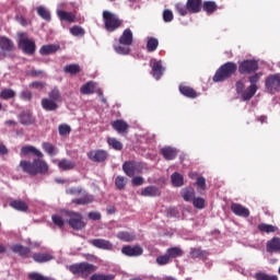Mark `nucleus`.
<instances>
[{"label": "nucleus", "instance_id": "obj_51", "mask_svg": "<svg viewBox=\"0 0 280 280\" xmlns=\"http://www.w3.org/2000/svg\"><path fill=\"white\" fill-rule=\"evenodd\" d=\"M170 261V255L166 253V255L159 256L156 258V264L159 266H166V264Z\"/></svg>", "mask_w": 280, "mask_h": 280}, {"label": "nucleus", "instance_id": "obj_64", "mask_svg": "<svg viewBox=\"0 0 280 280\" xmlns=\"http://www.w3.org/2000/svg\"><path fill=\"white\" fill-rule=\"evenodd\" d=\"M30 86L31 89H44L45 84L43 82H33Z\"/></svg>", "mask_w": 280, "mask_h": 280}, {"label": "nucleus", "instance_id": "obj_17", "mask_svg": "<svg viewBox=\"0 0 280 280\" xmlns=\"http://www.w3.org/2000/svg\"><path fill=\"white\" fill-rule=\"evenodd\" d=\"M21 156H28V154H33L34 156H37V159H43V152L40 150L36 149L33 145H25L21 149Z\"/></svg>", "mask_w": 280, "mask_h": 280}, {"label": "nucleus", "instance_id": "obj_58", "mask_svg": "<svg viewBox=\"0 0 280 280\" xmlns=\"http://www.w3.org/2000/svg\"><path fill=\"white\" fill-rule=\"evenodd\" d=\"M259 78H261V73H256L249 77L250 86H257V82H259Z\"/></svg>", "mask_w": 280, "mask_h": 280}, {"label": "nucleus", "instance_id": "obj_28", "mask_svg": "<svg viewBox=\"0 0 280 280\" xmlns=\"http://www.w3.org/2000/svg\"><path fill=\"white\" fill-rule=\"evenodd\" d=\"M42 107L44 110H56V108H58V104L51 98H43Z\"/></svg>", "mask_w": 280, "mask_h": 280}, {"label": "nucleus", "instance_id": "obj_49", "mask_svg": "<svg viewBox=\"0 0 280 280\" xmlns=\"http://www.w3.org/2000/svg\"><path fill=\"white\" fill-rule=\"evenodd\" d=\"M58 130L60 137H67L71 132V127L69 125H60Z\"/></svg>", "mask_w": 280, "mask_h": 280}, {"label": "nucleus", "instance_id": "obj_21", "mask_svg": "<svg viewBox=\"0 0 280 280\" xmlns=\"http://www.w3.org/2000/svg\"><path fill=\"white\" fill-rule=\"evenodd\" d=\"M32 258L37 264H45L47 261H51V259H54V255H51L49 253H45V254H43V253H35V254H33Z\"/></svg>", "mask_w": 280, "mask_h": 280}, {"label": "nucleus", "instance_id": "obj_32", "mask_svg": "<svg viewBox=\"0 0 280 280\" xmlns=\"http://www.w3.org/2000/svg\"><path fill=\"white\" fill-rule=\"evenodd\" d=\"M10 207L16 211H26L28 209L27 203L22 200H12L10 201Z\"/></svg>", "mask_w": 280, "mask_h": 280}, {"label": "nucleus", "instance_id": "obj_31", "mask_svg": "<svg viewBox=\"0 0 280 280\" xmlns=\"http://www.w3.org/2000/svg\"><path fill=\"white\" fill-rule=\"evenodd\" d=\"M180 194L186 202H191V200H194V197L196 196L194 188H184Z\"/></svg>", "mask_w": 280, "mask_h": 280}, {"label": "nucleus", "instance_id": "obj_54", "mask_svg": "<svg viewBox=\"0 0 280 280\" xmlns=\"http://www.w3.org/2000/svg\"><path fill=\"white\" fill-rule=\"evenodd\" d=\"M57 14L61 21H68V23H71V13L58 10Z\"/></svg>", "mask_w": 280, "mask_h": 280}, {"label": "nucleus", "instance_id": "obj_13", "mask_svg": "<svg viewBox=\"0 0 280 280\" xmlns=\"http://www.w3.org/2000/svg\"><path fill=\"white\" fill-rule=\"evenodd\" d=\"M71 226L75 231H80L81 229H84V226H86V223H84V220L82 219V215L80 213H71Z\"/></svg>", "mask_w": 280, "mask_h": 280}, {"label": "nucleus", "instance_id": "obj_56", "mask_svg": "<svg viewBox=\"0 0 280 280\" xmlns=\"http://www.w3.org/2000/svg\"><path fill=\"white\" fill-rule=\"evenodd\" d=\"M192 205L196 209H205V200L200 197L192 199Z\"/></svg>", "mask_w": 280, "mask_h": 280}, {"label": "nucleus", "instance_id": "obj_27", "mask_svg": "<svg viewBox=\"0 0 280 280\" xmlns=\"http://www.w3.org/2000/svg\"><path fill=\"white\" fill-rule=\"evenodd\" d=\"M257 93V85H249L245 91L241 93L243 100L246 102L252 100Z\"/></svg>", "mask_w": 280, "mask_h": 280}, {"label": "nucleus", "instance_id": "obj_43", "mask_svg": "<svg viewBox=\"0 0 280 280\" xmlns=\"http://www.w3.org/2000/svg\"><path fill=\"white\" fill-rule=\"evenodd\" d=\"M107 143L110 148H113L114 150H122L124 144H121L119 142V140L115 139V138H108L107 139Z\"/></svg>", "mask_w": 280, "mask_h": 280}, {"label": "nucleus", "instance_id": "obj_30", "mask_svg": "<svg viewBox=\"0 0 280 280\" xmlns=\"http://www.w3.org/2000/svg\"><path fill=\"white\" fill-rule=\"evenodd\" d=\"M179 92L182 93V95H185V97H198L196 91L189 86L180 85Z\"/></svg>", "mask_w": 280, "mask_h": 280}, {"label": "nucleus", "instance_id": "obj_41", "mask_svg": "<svg viewBox=\"0 0 280 280\" xmlns=\"http://www.w3.org/2000/svg\"><path fill=\"white\" fill-rule=\"evenodd\" d=\"M158 47H159V39L154 37H150L147 43L148 51H156Z\"/></svg>", "mask_w": 280, "mask_h": 280}, {"label": "nucleus", "instance_id": "obj_23", "mask_svg": "<svg viewBox=\"0 0 280 280\" xmlns=\"http://www.w3.org/2000/svg\"><path fill=\"white\" fill-rule=\"evenodd\" d=\"M59 49H60V46L56 44L44 45L39 49V54L42 56H49V54H56V51H58Z\"/></svg>", "mask_w": 280, "mask_h": 280}, {"label": "nucleus", "instance_id": "obj_25", "mask_svg": "<svg viewBox=\"0 0 280 280\" xmlns=\"http://www.w3.org/2000/svg\"><path fill=\"white\" fill-rule=\"evenodd\" d=\"M280 250V238L273 237L267 242V253H279Z\"/></svg>", "mask_w": 280, "mask_h": 280}, {"label": "nucleus", "instance_id": "obj_60", "mask_svg": "<svg viewBox=\"0 0 280 280\" xmlns=\"http://www.w3.org/2000/svg\"><path fill=\"white\" fill-rule=\"evenodd\" d=\"M197 187L199 189H201L202 191H205V187H206V184H207V180L205 179V177H198L197 178Z\"/></svg>", "mask_w": 280, "mask_h": 280}, {"label": "nucleus", "instance_id": "obj_16", "mask_svg": "<svg viewBox=\"0 0 280 280\" xmlns=\"http://www.w3.org/2000/svg\"><path fill=\"white\" fill-rule=\"evenodd\" d=\"M231 209L235 215H240L241 218H248L250 215V211L240 203H232Z\"/></svg>", "mask_w": 280, "mask_h": 280}, {"label": "nucleus", "instance_id": "obj_53", "mask_svg": "<svg viewBox=\"0 0 280 280\" xmlns=\"http://www.w3.org/2000/svg\"><path fill=\"white\" fill-rule=\"evenodd\" d=\"M115 185L117 189H124L126 187V178L122 176H117L115 179Z\"/></svg>", "mask_w": 280, "mask_h": 280}, {"label": "nucleus", "instance_id": "obj_9", "mask_svg": "<svg viewBox=\"0 0 280 280\" xmlns=\"http://www.w3.org/2000/svg\"><path fill=\"white\" fill-rule=\"evenodd\" d=\"M259 69V65L256 60H244L238 66L240 73H254Z\"/></svg>", "mask_w": 280, "mask_h": 280}, {"label": "nucleus", "instance_id": "obj_50", "mask_svg": "<svg viewBox=\"0 0 280 280\" xmlns=\"http://www.w3.org/2000/svg\"><path fill=\"white\" fill-rule=\"evenodd\" d=\"M71 34H72V36L82 37V36H84L85 32H84V28H82L81 26H73L71 28Z\"/></svg>", "mask_w": 280, "mask_h": 280}, {"label": "nucleus", "instance_id": "obj_2", "mask_svg": "<svg viewBox=\"0 0 280 280\" xmlns=\"http://www.w3.org/2000/svg\"><path fill=\"white\" fill-rule=\"evenodd\" d=\"M235 71H237V65L233 62L224 63L215 72L213 77V82H224V80H226V78H231V75H233Z\"/></svg>", "mask_w": 280, "mask_h": 280}, {"label": "nucleus", "instance_id": "obj_20", "mask_svg": "<svg viewBox=\"0 0 280 280\" xmlns=\"http://www.w3.org/2000/svg\"><path fill=\"white\" fill-rule=\"evenodd\" d=\"M79 194H81L82 197L74 199L72 201V202H74V205H91V202H93V200H94L93 195H89L82 190H80Z\"/></svg>", "mask_w": 280, "mask_h": 280}, {"label": "nucleus", "instance_id": "obj_29", "mask_svg": "<svg viewBox=\"0 0 280 280\" xmlns=\"http://www.w3.org/2000/svg\"><path fill=\"white\" fill-rule=\"evenodd\" d=\"M42 148L46 154H49V156H56V154H58V148L49 142H44Z\"/></svg>", "mask_w": 280, "mask_h": 280}, {"label": "nucleus", "instance_id": "obj_24", "mask_svg": "<svg viewBox=\"0 0 280 280\" xmlns=\"http://www.w3.org/2000/svg\"><path fill=\"white\" fill-rule=\"evenodd\" d=\"M0 49H2V51H12L14 49V43L12 42V39H10L5 36H1L0 37Z\"/></svg>", "mask_w": 280, "mask_h": 280}, {"label": "nucleus", "instance_id": "obj_44", "mask_svg": "<svg viewBox=\"0 0 280 280\" xmlns=\"http://www.w3.org/2000/svg\"><path fill=\"white\" fill-rule=\"evenodd\" d=\"M20 121L24 126H27V125L32 124V121H34V119L32 118V114L31 113H22L20 115Z\"/></svg>", "mask_w": 280, "mask_h": 280}, {"label": "nucleus", "instance_id": "obj_59", "mask_svg": "<svg viewBox=\"0 0 280 280\" xmlns=\"http://www.w3.org/2000/svg\"><path fill=\"white\" fill-rule=\"evenodd\" d=\"M21 100H24L25 102H30V100H32V92L25 90L22 91L20 94Z\"/></svg>", "mask_w": 280, "mask_h": 280}, {"label": "nucleus", "instance_id": "obj_37", "mask_svg": "<svg viewBox=\"0 0 280 280\" xmlns=\"http://www.w3.org/2000/svg\"><path fill=\"white\" fill-rule=\"evenodd\" d=\"M37 14L44 19V21H51V13L45 7L37 8Z\"/></svg>", "mask_w": 280, "mask_h": 280}, {"label": "nucleus", "instance_id": "obj_57", "mask_svg": "<svg viewBox=\"0 0 280 280\" xmlns=\"http://www.w3.org/2000/svg\"><path fill=\"white\" fill-rule=\"evenodd\" d=\"M49 97L50 100H52L54 102H60V92L58 90H52L49 93Z\"/></svg>", "mask_w": 280, "mask_h": 280}, {"label": "nucleus", "instance_id": "obj_40", "mask_svg": "<svg viewBox=\"0 0 280 280\" xmlns=\"http://www.w3.org/2000/svg\"><path fill=\"white\" fill-rule=\"evenodd\" d=\"M166 254L172 258L183 257V249L179 247H171L166 250Z\"/></svg>", "mask_w": 280, "mask_h": 280}, {"label": "nucleus", "instance_id": "obj_6", "mask_svg": "<svg viewBox=\"0 0 280 280\" xmlns=\"http://www.w3.org/2000/svg\"><path fill=\"white\" fill-rule=\"evenodd\" d=\"M51 220L56 226L62 229L65 224H71V212L62 210L57 214H52Z\"/></svg>", "mask_w": 280, "mask_h": 280}, {"label": "nucleus", "instance_id": "obj_52", "mask_svg": "<svg viewBox=\"0 0 280 280\" xmlns=\"http://www.w3.org/2000/svg\"><path fill=\"white\" fill-rule=\"evenodd\" d=\"M175 8L180 16H186L187 12H189V10L187 9V4L185 7V4L177 3Z\"/></svg>", "mask_w": 280, "mask_h": 280}, {"label": "nucleus", "instance_id": "obj_35", "mask_svg": "<svg viewBox=\"0 0 280 280\" xmlns=\"http://www.w3.org/2000/svg\"><path fill=\"white\" fill-rule=\"evenodd\" d=\"M11 249L13 253H18L21 257H27V255H30V248L23 247V245H13Z\"/></svg>", "mask_w": 280, "mask_h": 280}, {"label": "nucleus", "instance_id": "obj_10", "mask_svg": "<svg viewBox=\"0 0 280 280\" xmlns=\"http://www.w3.org/2000/svg\"><path fill=\"white\" fill-rule=\"evenodd\" d=\"M151 67H152V75L155 80H161L163 77V72L165 71V68L163 67V61L152 59L151 60Z\"/></svg>", "mask_w": 280, "mask_h": 280}, {"label": "nucleus", "instance_id": "obj_34", "mask_svg": "<svg viewBox=\"0 0 280 280\" xmlns=\"http://www.w3.org/2000/svg\"><path fill=\"white\" fill-rule=\"evenodd\" d=\"M114 130H117L119 133L126 132L128 130V124L124 120H116L112 124Z\"/></svg>", "mask_w": 280, "mask_h": 280}, {"label": "nucleus", "instance_id": "obj_12", "mask_svg": "<svg viewBox=\"0 0 280 280\" xmlns=\"http://www.w3.org/2000/svg\"><path fill=\"white\" fill-rule=\"evenodd\" d=\"M121 253L122 255H126L127 257H139L141 255H143V247L136 245V246H124L121 248Z\"/></svg>", "mask_w": 280, "mask_h": 280}, {"label": "nucleus", "instance_id": "obj_39", "mask_svg": "<svg viewBox=\"0 0 280 280\" xmlns=\"http://www.w3.org/2000/svg\"><path fill=\"white\" fill-rule=\"evenodd\" d=\"M118 240H121L122 242H133L135 234L130 232H119L117 234Z\"/></svg>", "mask_w": 280, "mask_h": 280}, {"label": "nucleus", "instance_id": "obj_33", "mask_svg": "<svg viewBox=\"0 0 280 280\" xmlns=\"http://www.w3.org/2000/svg\"><path fill=\"white\" fill-rule=\"evenodd\" d=\"M258 231H260V233H277V231H279V229L275 225L260 223L258 225Z\"/></svg>", "mask_w": 280, "mask_h": 280}, {"label": "nucleus", "instance_id": "obj_3", "mask_svg": "<svg viewBox=\"0 0 280 280\" xmlns=\"http://www.w3.org/2000/svg\"><path fill=\"white\" fill-rule=\"evenodd\" d=\"M103 21L107 32H115L121 25V20L110 11L103 12Z\"/></svg>", "mask_w": 280, "mask_h": 280}, {"label": "nucleus", "instance_id": "obj_47", "mask_svg": "<svg viewBox=\"0 0 280 280\" xmlns=\"http://www.w3.org/2000/svg\"><path fill=\"white\" fill-rule=\"evenodd\" d=\"M91 280H115V275L95 273L91 277Z\"/></svg>", "mask_w": 280, "mask_h": 280}, {"label": "nucleus", "instance_id": "obj_8", "mask_svg": "<svg viewBox=\"0 0 280 280\" xmlns=\"http://www.w3.org/2000/svg\"><path fill=\"white\" fill-rule=\"evenodd\" d=\"M266 89L268 93L280 91V73L271 74L266 79Z\"/></svg>", "mask_w": 280, "mask_h": 280}, {"label": "nucleus", "instance_id": "obj_1", "mask_svg": "<svg viewBox=\"0 0 280 280\" xmlns=\"http://www.w3.org/2000/svg\"><path fill=\"white\" fill-rule=\"evenodd\" d=\"M20 167L31 176H36V174H47V172H49V165L42 158L34 159L33 162L21 161Z\"/></svg>", "mask_w": 280, "mask_h": 280}, {"label": "nucleus", "instance_id": "obj_61", "mask_svg": "<svg viewBox=\"0 0 280 280\" xmlns=\"http://www.w3.org/2000/svg\"><path fill=\"white\" fill-rule=\"evenodd\" d=\"M243 92H244V81H237L236 93H238V95H242Z\"/></svg>", "mask_w": 280, "mask_h": 280}, {"label": "nucleus", "instance_id": "obj_11", "mask_svg": "<svg viewBox=\"0 0 280 280\" xmlns=\"http://www.w3.org/2000/svg\"><path fill=\"white\" fill-rule=\"evenodd\" d=\"M90 244L95 248H100L101 250H114L115 246L110 241H106L104 238H94L90 241Z\"/></svg>", "mask_w": 280, "mask_h": 280}, {"label": "nucleus", "instance_id": "obj_19", "mask_svg": "<svg viewBox=\"0 0 280 280\" xmlns=\"http://www.w3.org/2000/svg\"><path fill=\"white\" fill-rule=\"evenodd\" d=\"M202 9V0H188L187 10L190 14H197Z\"/></svg>", "mask_w": 280, "mask_h": 280}, {"label": "nucleus", "instance_id": "obj_42", "mask_svg": "<svg viewBox=\"0 0 280 280\" xmlns=\"http://www.w3.org/2000/svg\"><path fill=\"white\" fill-rule=\"evenodd\" d=\"M217 8H218V5L213 1H206L203 3V10L208 14H211V13L215 12Z\"/></svg>", "mask_w": 280, "mask_h": 280}, {"label": "nucleus", "instance_id": "obj_22", "mask_svg": "<svg viewBox=\"0 0 280 280\" xmlns=\"http://www.w3.org/2000/svg\"><path fill=\"white\" fill-rule=\"evenodd\" d=\"M120 45H125L127 47H130L132 45V31L130 28H127L124 31L122 35L119 38Z\"/></svg>", "mask_w": 280, "mask_h": 280}, {"label": "nucleus", "instance_id": "obj_48", "mask_svg": "<svg viewBox=\"0 0 280 280\" xmlns=\"http://www.w3.org/2000/svg\"><path fill=\"white\" fill-rule=\"evenodd\" d=\"M114 49L116 54H120L121 56L130 54V47L128 46H115Z\"/></svg>", "mask_w": 280, "mask_h": 280}, {"label": "nucleus", "instance_id": "obj_14", "mask_svg": "<svg viewBox=\"0 0 280 280\" xmlns=\"http://www.w3.org/2000/svg\"><path fill=\"white\" fill-rule=\"evenodd\" d=\"M88 156L91 161H94L95 163H102V161H106L108 153L104 150H97V151H90L88 153Z\"/></svg>", "mask_w": 280, "mask_h": 280}, {"label": "nucleus", "instance_id": "obj_36", "mask_svg": "<svg viewBox=\"0 0 280 280\" xmlns=\"http://www.w3.org/2000/svg\"><path fill=\"white\" fill-rule=\"evenodd\" d=\"M52 163L58 165L59 170H62L63 172L67 170H71V162H69V160H52Z\"/></svg>", "mask_w": 280, "mask_h": 280}, {"label": "nucleus", "instance_id": "obj_4", "mask_svg": "<svg viewBox=\"0 0 280 280\" xmlns=\"http://www.w3.org/2000/svg\"><path fill=\"white\" fill-rule=\"evenodd\" d=\"M19 47L28 56H32L36 51V44L34 40L27 38V33H19Z\"/></svg>", "mask_w": 280, "mask_h": 280}, {"label": "nucleus", "instance_id": "obj_62", "mask_svg": "<svg viewBox=\"0 0 280 280\" xmlns=\"http://www.w3.org/2000/svg\"><path fill=\"white\" fill-rule=\"evenodd\" d=\"M132 184L136 185V186L142 185L143 184V177H141V176L133 177L132 178Z\"/></svg>", "mask_w": 280, "mask_h": 280}, {"label": "nucleus", "instance_id": "obj_38", "mask_svg": "<svg viewBox=\"0 0 280 280\" xmlns=\"http://www.w3.org/2000/svg\"><path fill=\"white\" fill-rule=\"evenodd\" d=\"M172 184L174 187H183L184 178L183 175L174 173L171 177Z\"/></svg>", "mask_w": 280, "mask_h": 280}, {"label": "nucleus", "instance_id": "obj_18", "mask_svg": "<svg viewBox=\"0 0 280 280\" xmlns=\"http://www.w3.org/2000/svg\"><path fill=\"white\" fill-rule=\"evenodd\" d=\"M141 196L156 198V196H161V189L156 186H148L141 190Z\"/></svg>", "mask_w": 280, "mask_h": 280}, {"label": "nucleus", "instance_id": "obj_15", "mask_svg": "<svg viewBox=\"0 0 280 280\" xmlns=\"http://www.w3.org/2000/svg\"><path fill=\"white\" fill-rule=\"evenodd\" d=\"M97 91L98 95L102 96V91H100V89H97V83L91 81L85 83L82 88H81V93L83 95H91L92 93H95Z\"/></svg>", "mask_w": 280, "mask_h": 280}, {"label": "nucleus", "instance_id": "obj_63", "mask_svg": "<svg viewBox=\"0 0 280 280\" xmlns=\"http://www.w3.org/2000/svg\"><path fill=\"white\" fill-rule=\"evenodd\" d=\"M89 218L90 220H100L102 218V214H100V212H90Z\"/></svg>", "mask_w": 280, "mask_h": 280}, {"label": "nucleus", "instance_id": "obj_5", "mask_svg": "<svg viewBox=\"0 0 280 280\" xmlns=\"http://www.w3.org/2000/svg\"><path fill=\"white\" fill-rule=\"evenodd\" d=\"M95 270H97V267L89 262H81L71 266V272H73V275H81V277H89V275L95 272Z\"/></svg>", "mask_w": 280, "mask_h": 280}, {"label": "nucleus", "instance_id": "obj_26", "mask_svg": "<svg viewBox=\"0 0 280 280\" xmlns=\"http://www.w3.org/2000/svg\"><path fill=\"white\" fill-rule=\"evenodd\" d=\"M161 154L166 159V161H172L176 159V149L171 148V147H165L161 150Z\"/></svg>", "mask_w": 280, "mask_h": 280}, {"label": "nucleus", "instance_id": "obj_45", "mask_svg": "<svg viewBox=\"0 0 280 280\" xmlns=\"http://www.w3.org/2000/svg\"><path fill=\"white\" fill-rule=\"evenodd\" d=\"M16 93L13 90L4 89L0 92L1 100H12Z\"/></svg>", "mask_w": 280, "mask_h": 280}, {"label": "nucleus", "instance_id": "obj_7", "mask_svg": "<svg viewBox=\"0 0 280 280\" xmlns=\"http://www.w3.org/2000/svg\"><path fill=\"white\" fill-rule=\"evenodd\" d=\"M122 170L127 176H135V174H141L143 170V163L140 162H125Z\"/></svg>", "mask_w": 280, "mask_h": 280}, {"label": "nucleus", "instance_id": "obj_55", "mask_svg": "<svg viewBox=\"0 0 280 280\" xmlns=\"http://www.w3.org/2000/svg\"><path fill=\"white\" fill-rule=\"evenodd\" d=\"M163 20L165 23H171V21H174V13L170 10H165L163 12Z\"/></svg>", "mask_w": 280, "mask_h": 280}, {"label": "nucleus", "instance_id": "obj_46", "mask_svg": "<svg viewBox=\"0 0 280 280\" xmlns=\"http://www.w3.org/2000/svg\"><path fill=\"white\" fill-rule=\"evenodd\" d=\"M256 280H279L277 276H269L268 273L257 272L255 275Z\"/></svg>", "mask_w": 280, "mask_h": 280}]
</instances>
